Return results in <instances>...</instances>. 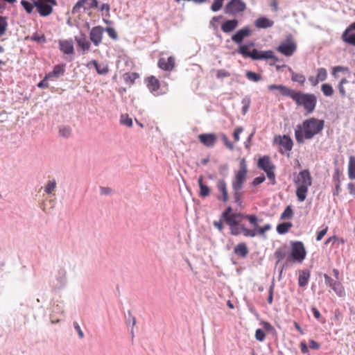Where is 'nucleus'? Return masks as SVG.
I'll return each mask as SVG.
<instances>
[{
    "instance_id": "f257e3e1",
    "label": "nucleus",
    "mask_w": 355,
    "mask_h": 355,
    "mask_svg": "<svg viewBox=\"0 0 355 355\" xmlns=\"http://www.w3.org/2000/svg\"><path fill=\"white\" fill-rule=\"evenodd\" d=\"M324 127V121L311 117L304 120L297 125L295 137L299 144L309 140L322 132Z\"/></svg>"
},
{
    "instance_id": "f03ea898",
    "label": "nucleus",
    "mask_w": 355,
    "mask_h": 355,
    "mask_svg": "<svg viewBox=\"0 0 355 355\" xmlns=\"http://www.w3.org/2000/svg\"><path fill=\"white\" fill-rule=\"evenodd\" d=\"M254 45L253 42L241 44L237 49V53L243 58H250L253 60L271 59L275 62L278 61L272 51H259L256 49H252Z\"/></svg>"
},
{
    "instance_id": "7ed1b4c3",
    "label": "nucleus",
    "mask_w": 355,
    "mask_h": 355,
    "mask_svg": "<svg viewBox=\"0 0 355 355\" xmlns=\"http://www.w3.org/2000/svg\"><path fill=\"white\" fill-rule=\"evenodd\" d=\"M296 186V196L300 202L305 200L309 187L312 184V177L308 169L300 171L294 180Z\"/></svg>"
},
{
    "instance_id": "20e7f679",
    "label": "nucleus",
    "mask_w": 355,
    "mask_h": 355,
    "mask_svg": "<svg viewBox=\"0 0 355 355\" xmlns=\"http://www.w3.org/2000/svg\"><path fill=\"white\" fill-rule=\"evenodd\" d=\"M291 99L297 106L302 107L307 114L313 113L315 109L317 97L313 94L295 91Z\"/></svg>"
},
{
    "instance_id": "39448f33",
    "label": "nucleus",
    "mask_w": 355,
    "mask_h": 355,
    "mask_svg": "<svg viewBox=\"0 0 355 355\" xmlns=\"http://www.w3.org/2000/svg\"><path fill=\"white\" fill-rule=\"evenodd\" d=\"M248 168L245 159L243 158L240 162V166L232 180V187L233 190H241L247 178Z\"/></svg>"
},
{
    "instance_id": "423d86ee",
    "label": "nucleus",
    "mask_w": 355,
    "mask_h": 355,
    "mask_svg": "<svg viewBox=\"0 0 355 355\" xmlns=\"http://www.w3.org/2000/svg\"><path fill=\"white\" fill-rule=\"evenodd\" d=\"M247 8L243 0H230L225 6L224 12L232 16L243 13Z\"/></svg>"
},
{
    "instance_id": "0eeeda50",
    "label": "nucleus",
    "mask_w": 355,
    "mask_h": 355,
    "mask_svg": "<svg viewBox=\"0 0 355 355\" xmlns=\"http://www.w3.org/2000/svg\"><path fill=\"white\" fill-rule=\"evenodd\" d=\"M56 4L55 0H36L34 1V6L42 17L50 15L53 12V6Z\"/></svg>"
},
{
    "instance_id": "6e6552de",
    "label": "nucleus",
    "mask_w": 355,
    "mask_h": 355,
    "mask_svg": "<svg viewBox=\"0 0 355 355\" xmlns=\"http://www.w3.org/2000/svg\"><path fill=\"white\" fill-rule=\"evenodd\" d=\"M258 167L264 171L266 174L267 177L273 181L275 182V174L274 172L275 170V166L271 162L270 158L268 155H265L261 158L259 159L257 162Z\"/></svg>"
},
{
    "instance_id": "1a4fd4ad",
    "label": "nucleus",
    "mask_w": 355,
    "mask_h": 355,
    "mask_svg": "<svg viewBox=\"0 0 355 355\" xmlns=\"http://www.w3.org/2000/svg\"><path fill=\"white\" fill-rule=\"evenodd\" d=\"M306 252L304 244L301 241H295L291 243V257L296 261L302 263L305 259Z\"/></svg>"
},
{
    "instance_id": "9d476101",
    "label": "nucleus",
    "mask_w": 355,
    "mask_h": 355,
    "mask_svg": "<svg viewBox=\"0 0 355 355\" xmlns=\"http://www.w3.org/2000/svg\"><path fill=\"white\" fill-rule=\"evenodd\" d=\"M244 218L247 219L250 223L254 227L255 230H254L256 232V235L259 234L265 237V233L271 229L270 224H266L261 227L259 226L258 218L255 215H245L244 216Z\"/></svg>"
},
{
    "instance_id": "9b49d317",
    "label": "nucleus",
    "mask_w": 355,
    "mask_h": 355,
    "mask_svg": "<svg viewBox=\"0 0 355 355\" xmlns=\"http://www.w3.org/2000/svg\"><path fill=\"white\" fill-rule=\"evenodd\" d=\"M105 29L101 26H94L89 32V39L96 46H98L103 40Z\"/></svg>"
},
{
    "instance_id": "f8f14e48",
    "label": "nucleus",
    "mask_w": 355,
    "mask_h": 355,
    "mask_svg": "<svg viewBox=\"0 0 355 355\" xmlns=\"http://www.w3.org/2000/svg\"><path fill=\"white\" fill-rule=\"evenodd\" d=\"M296 49V44L293 41H290L287 43H281L277 48V51L285 56L290 57L294 53Z\"/></svg>"
},
{
    "instance_id": "ddd939ff",
    "label": "nucleus",
    "mask_w": 355,
    "mask_h": 355,
    "mask_svg": "<svg viewBox=\"0 0 355 355\" xmlns=\"http://www.w3.org/2000/svg\"><path fill=\"white\" fill-rule=\"evenodd\" d=\"M274 142L278 144L284 151L291 150L293 146V142L288 135L276 136L274 138Z\"/></svg>"
},
{
    "instance_id": "4468645a",
    "label": "nucleus",
    "mask_w": 355,
    "mask_h": 355,
    "mask_svg": "<svg viewBox=\"0 0 355 355\" xmlns=\"http://www.w3.org/2000/svg\"><path fill=\"white\" fill-rule=\"evenodd\" d=\"M216 189L220 194H218L216 198L218 200H222L225 202L228 200L227 187L225 181L223 179H220L216 182Z\"/></svg>"
},
{
    "instance_id": "2eb2a0df",
    "label": "nucleus",
    "mask_w": 355,
    "mask_h": 355,
    "mask_svg": "<svg viewBox=\"0 0 355 355\" xmlns=\"http://www.w3.org/2000/svg\"><path fill=\"white\" fill-rule=\"evenodd\" d=\"M230 233L233 236H238L241 232L245 237H254L256 236V232L253 230L248 229L245 227L244 225H241V227L239 225H235L230 227Z\"/></svg>"
},
{
    "instance_id": "dca6fc26",
    "label": "nucleus",
    "mask_w": 355,
    "mask_h": 355,
    "mask_svg": "<svg viewBox=\"0 0 355 355\" xmlns=\"http://www.w3.org/2000/svg\"><path fill=\"white\" fill-rule=\"evenodd\" d=\"M251 30L249 26H245L237 31L234 35H232V40L236 44H241L243 40L251 35Z\"/></svg>"
},
{
    "instance_id": "f3484780",
    "label": "nucleus",
    "mask_w": 355,
    "mask_h": 355,
    "mask_svg": "<svg viewBox=\"0 0 355 355\" xmlns=\"http://www.w3.org/2000/svg\"><path fill=\"white\" fill-rule=\"evenodd\" d=\"M146 83L148 89L153 95L159 96L162 94V93L159 92L160 82L155 76H151L148 77L146 80Z\"/></svg>"
},
{
    "instance_id": "a211bd4d",
    "label": "nucleus",
    "mask_w": 355,
    "mask_h": 355,
    "mask_svg": "<svg viewBox=\"0 0 355 355\" xmlns=\"http://www.w3.org/2000/svg\"><path fill=\"white\" fill-rule=\"evenodd\" d=\"M198 138L202 145L208 148L213 147L217 141V137L214 133L200 134Z\"/></svg>"
},
{
    "instance_id": "6ab92c4d",
    "label": "nucleus",
    "mask_w": 355,
    "mask_h": 355,
    "mask_svg": "<svg viewBox=\"0 0 355 355\" xmlns=\"http://www.w3.org/2000/svg\"><path fill=\"white\" fill-rule=\"evenodd\" d=\"M158 67L164 71H172L175 67V58L172 56L161 58L158 61Z\"/></svg>"
},
{
    "instance_id": "aec40b11",
    "label": "nucleus",
    "mask_w": 355,
    "mask_h": 355,
    "mask_svg": "<svg viewBox=\"0 0 355 355\" xmlns=\"http://www.w3.org/2000/svg\"><path fill=\"white\" fill-rule=\"evenodd\" d=\"M268 88L270 91L275 89L279 90L282 95L290 97L291 98L295 92L294 89L288 88L283 85H270L268 86Z\"/></svg>"
},
{
    "instance_id": "412c9836",
    "label": "nucleus",
    "mask_w": 355,
    "mask_h": 355,
    "mask_svg": "<svg viewBox=\"0 0 355 355\" xmlns=\"http://www.w3.org/2000/svg\"><path fill=\"white\" fill-rule=\"evenodd\" d=\"M239 25V20L236 19L225 21L221 25V30L225 33L233 31Z\"/></svg>"
},
{
    "instance_id": "4be33fe9",
    "label": "nucleus",
    "mask_w": 355,
    "mask_h": 355,
    "mask_svg": "<svg viewBox=\"0 0 355 355\" xmlns=\"http://www.w3.org/2000/svg\"><path fill=\"white\" fill-rule=\"evenodd\" d=\"M60 49L65 54L71 55L74 53L73 44L71 40H60Z\"/></svg>"
},
{
    "instance_id": "5701e85b",
    "label": "nucleus",
    "mask_w": 355,
    "mask_h": 355,
    "mask_svg": "<svg viewBox=\"0 0 355 355\" xmlns=\"http://www.w3.org/2000/svg\"><path fill=\"white\" fill-rule=\"evenodd\" d=\"M298 285L300 287L306 286L309 281L311 272L309 270H300L298 272Z\"/></svg>"
},
{
    "instance_id": "b1692460",
    "label": "nucleus",
    "mask_w": 355,
    "mask_h": 355,
    "mask_svg": "<svg viewBox=\"0 0 355 355\" xmlns=\"http://www.w3.org/2000/svg\"><path fill=\"white\" fill-rule=\"evenodd\" d=\"M198 186L200 188L199 196L201 198H206L211 193L210 187L203 182V176H200L198 180Z\"/></svg>"
},
{
    "instance_id": "393cba45",
    "label": "nucleus",
    "mask_w": 355,
    "mask_h": 355,
    "mask_svg": "<svg viewBox=\"0 0 355 355\" xmlns=\"http://www.w3.org/2000/svg\"><path fill=\"white\" fill-rule=\"evenodd\" d=\"M75 40L78 46L84 51H89L91 47L90 42L87 39L85 34H81L80 37L76 36Z\"/></svg>"
},
{
    "instance_id": "a878e982",
    "label": "nucleus",
    "mask_w": 355,
    "mask_h": 355,
    "mask_svg": "<svg viewBox=\"0 0 355 355\" xmlns=\"http://www.w3.org/2000/svg\"><path fill=\"white\" fill-rule=\"evenodd\" d=\"M341 39L345 43L355 46V32L345 29L342 34Z\"/></svg>"
},
{
    "instance_id": "bb28decb",
    "label": "nucleus",
    "mask_w": 355,
    "mask_h": 355,
    "mask_svg": "<svg viewBox=\"0 0 355 355\" xmlns=\"http://www.w3.org/2000/svg\"><path fill=\"white\" fill-rule=\"evenodd\" d=\"M274 21L266 17H261L254 21V25L258 28H270L272 27Z\"/></svg>"
},
{
    "instance_id": "cd10ccee",
    "label": "nucleus",
    "mask_w": 355,
    "mask_h": 355,
    "mask_svg": "<svg viewBox=\"0 0 355 355\" xmlns=\"http://www.w3.org/2000/svg\"><path fill=\"white\" fill-rule=\"evenodd\" d=\"M64 72L65 65L57 64L54 66L53 71L47 74V78H51L52 77H55L58 78L60 76H62Z\"/></svg>"
},
{
    "instance_id": "c85d7f7f",
    "label": "nucleus",
    "mask_w": 355,
    "mask_h": 355,
    "mask_svg": "<svg viewBox=\"0 0 355 355\" xmlns=\"http://www.w3.org/2000/svg\"><path fill=\"white\" fill-rule=\"evenodd\" d=\"M246 214H243L241 213H235L230 215V216L227 217V218L225 220L227 225L231 227L235 225H239V223L237 221L236 218L238 217H241L244 218V216Z\"/></svg>"
},
{
    "instance_id": "c756f323",
    "label": "nucleus",
    "mask_w": 355,
    "mask_h": 355,
    "mask_svg": "<svg viewBox=\"0 0 355 355\" xmlns=\"http://www.w3.org/2000/svg\"><path fill=\"white\" fill-rule=\"evenodd\" d=\"M234 252L242 257H245L248 254V249L245 243H240L237 244L234 250Z\"/></svg>"
},
{
    "instance_id": "7c9ffc66",
    "label": "nucleus",
    "mask_w": 355,
    "mask_h": 355,
    "mask_svg": "<svg viewBox=\"0 0 355 355\" xmlns=\"http://www.w3.org/2000/svg\"><path fill=\"white\" fill-rule=\"evenodd\" d=\"M91 64L94 66L97 73L100 75H105L109 72V67L106 64H98L95 60H92Z\"/></svg>"
},
{
    "instance_id": "2f4dec72",
    "label": "nucleus",
    "mask_w": 355,
    "mask_h": 355,
    "mask_svg": "<svg viewBox=\"0 0 355 355\" xmlns=\"http://www.w3.org/2000/svg\"><path fill=\"white\" fill-rule=\"evenodd\" d=\"M348 175L349 179H355V157H349L348 165Z\"/></svg>"
},
{
    "instance_id": "473e14b6",
    "label": "nucleus",
    "mask_w": 355,
    "mask_h": 355,
    "mask_svg": "<svg viewBox=\"0 0 355 355\" xmlns=\"http://www.w3.org/2000/svg\"><path fill=\"white\" fill-rule=\"evenodd\" d=\"M290 71L291 73V80L293 82H297L301 85H303L304 84L306 78L304 75L301 73H297L291 69H290Z\"/></svg>"
},
{
    "instance_id": "72a5a7b5",
    "label": "nucleus",
    "mask_w": 355,
    "mask_h": 355,
    "mask_svg": "<svg viewBox=\"0 0 355 355\" xmlns=\"http://www.w3.org/2000/svg\"><path fill=\"white\" fill-rule=\"evenodd\" d=\"M347 83H348V80H347V78H343L337 85V89L339 92L340 96L342 98H345L347 96V92L344 87V85Z\"/></svg>"
},
{
    "instance_id": "f704fd0d",
    "label": "nucleus",
    "mask_w": 355,
    "mask_h": 355,
    "mask_svg": "<svg viewBox=\"0 0 355 355\" xmlns=\"http://www.w3.org/2000/svg\"><path fill=\"white\" fill-rule=\"evenodd\" d=\"M293 226L292 223L288 222V223H280L277 226V232L279 234H286L288 232V230H290V228Z\"/></svg>"
},
{
    "instance_id": "c9c22d12",
    "label": "nucleus",
    "mask_w": 355,
    "mask_h": 355,
    "mask_svg": "<svg viewBox=\"0 0 355 355\" xmlns=\"http://www.w3.org/2000/svg\"><path fill=\"white\" fill-rule=\"evenodd\" d=\"M321 90L325 96H331L334 90L333 87L329 83H324L321 85Z\"/></svg>"
},
{
    "instance_id": "e433bc0d",
    "label": "nucleus",
    "mask_w": 355,
    "mask_h": 355,
    "mask_svg": "<svg viewBox=\"0 0 355 355\" xmlns=\"http://www.w3.org/2000/svg\"><path fill=\"white\" fill-rule=\"evenodd\" d=\"M123 77L127 84L132 85L139 77V75L137 73H125L123 74Z\"/></svg>"
},
{
    "instance_id": "4c0bfd02",
    "label": "nucleus",
    "mask_w": 355,
    "mask_h": 355,
    "mask_svg": "<svg viewBox=\"0 0 355 355\" xmlns=\"http://www.w3.org/2000/svg\"><path fill=\"white\" fill-rule=\"evenodd\" d=\"M8 26L7 17L0 16V37L5 35Z\"/></svg>"
},
{
    "instance_id": "58836bf2",
    "label": "nucleus",
    "mask_w": 355,
    "mask_h": 355,
    "mask_svg": "<svg viewBox=\"0 0 355 355\" xmlns=\"http://www.w3.org/2000/svg\"><path fill=\"white\" fill-rule=\"evenodd\" d=\"M246 78L253 82H258L261 80V76L253 71H248L245 74Z\"/></svg>"
},
{
    "instance_id": "ea45409f",
    "label": "nucleus",
    "mask_w": 355,
    "mask_h": 355,
    "mask_svg": "<svg viewBox=\"0 0 355 355\" xmlns=\"http://www.w3.org/2000/svg\"><path fill=\"white\" fill-rule=\"evenodd\" d=\"M60 136L68 138L71 135V129L68 126L60 127L59 129Z\"/></svg>"
},
{
    "instance_id": "a19ab883",
    "label": "nucleus",
    "mask_w": 355,
    "mask_h": 355,
    "mask_svg": "<svg viewBox=\"0 0 355 355\" xmlns=\"http://www.w3.org/2000/svg\"><path fill=\"white\" fill-rule=\"evenodd\" d=\"M293 216V211L291 207V206H287L283 213L281 214V219L285 220V219H290Z\"/></svg>"
},
{
    "instance_id": "79ce46f5",
    "label": "nucleus",
    "mask_w": 355,
    "mask_h": 355,
    "mask_svg": "<svg viewBox=\"0 0 355 355\" xmlns=\"http://www.w3.org/2000/svg\"><path fill=\"white\" fill-rule=\"evenodd\" d=\"M331 288L340 297L345 294L344 288L339 282L334 283Z\"/></svg>"
},
{
    "instance_id": "37998d69",
    "label": "nucleus",
    "mask_w": 355,
    "mask_h": 355,
    "mask_svg": "<svg viewBox=\"0 0 355 355\" xmlns=\"http://www.w3.org/2000/svg\"><path fill=\"white\" fill-rule=\"evenodd\" d=\"M318 80L319 81H324L327 78V71L324 68H319L317 70V76Z\"/></svg>"
},
{
    "instance_id": "c03bdc74",
    "label": "nucleus",
    "mask_w": 355,
    "mask_h": 355,
    "mask_svg": "<svg viewBox=\"0 0 355 355\" xmlns=\"http://www.w3.org/2000/svg\"><path fill=\"white\" fill-rule=\"evenodd\" d=\"M344 71H349L348 67H343V66H336L334 67L331 69V74L334 78H337V73L338 72H344Z\"/></svg>"
},
{
    "instance_id": "a18cd8bd",
    "label": "nucleus",
    "mask_w": 355,
    "mask_h": 355,
    "mask_svg": "<svg viewBox=\"0 0 355 355\" xmlns=\"http://www.w3.org/2000/svg\"><path fill=\"white\" fill-rule=\"evenodd\" d=\"M56 187V182L55 180H50L47 182L45 186L44 190L45 192L48 194L51 193Z\"/></svg>"
},
{
    "instance_id": "49530a36",
    "label": "nucleus",
    "mask_w": 355,
    "mask_h": 355,
    "mask_svg": "<svg viewBox=\"0 0 355 355\" xmlns=\"http://www.w3.org/2000/svg\"><path fill=\"white\" fill-rule=\"evenodd\" d=\"M223 1L221 0H214L211 6V9L214 12H217L220 10L223 7Z\"/></svg>"
},
{
    "instance_id": "de8ad7c7",
    "label": "nucleus",
    "mask_w": 355,
    "mask_h": 355,
    "mask_svg": "<svg viewBox=\"0 0 355 355\" xmlns=\"http://www.w3.org/2000/svg\"><path fill=\"white\" fill-rule=\"evenodd\" d=\"M121 123L130 128L132 126V120L128 115H121Z\"/></svg>"
},
{
    "instance_id": "09e8293b",
    "label": "nucleus",
    "mask_w": 355,
    "mask_h": 355,
    "mask_svg": "<svg viewBox=\"0 0 355 355\" xmlns=\"http://www.w3.org/2000/svg\"><path fill=\"white\" fill-rule=\"evenodd\" d=\"M243 128L241 126L236 127L234 129L232 136L235 142H237L240 140V135L243 132Z\"/></svg>"
},
{
    "instance_id": "8fccbe9b",
    "label": "nucleus",
    "mask_w": 355,
    "mask_h": 355,
    "mask_svg": "<svg viewBox=\"0 0 355 355\" xmlns=\"http://www.w3.org/2000/svg\"><path fill=\"white\" fill-rule=\"evenodd\" d=\"M21 4L28 13H31L33 12L34 6L31 3L22 0L21 1Z\"/></svg>"
},
{
    "instance_id": "3c124183",
    "label": "nucleus",
    "mask_w": 355,
    "mask_h": 355,
    "mask_svg": "<svg viewBox=\"0 0 355 355\" xmlns=\"http://www.w3.org/2000/svg\"><path fill=\"white\" fill-rule=\"evenodd\" d=\"M105 31L107 33V35L111 39L114 40H117L118 34L114 28L107 27L105 29Z\"/></svg>"
},
{
    "instance_id": "603ef678",
    "label": "nucleus",
    "mask_w": 355,
    "mask_h": 355,
    "mask_svg": "<svg viewBox=\"0 0 355 355\" xmlns=\"http://www.w3.org/2000/svg\"><path fill=\"white\" fill-rule=\"evenodd\" d=\"M221 139H222L225 146L228 149H230V150L234 149V144L229 140L228 137L225 135L223 134L221 135Z\"/></svg>"
},
{
    "instance_id": "864d4df0",
    "label": "nucleus",
    "mask_w": 355,
    "mask_h": 355,
    "mask_svg": "<svg viewBox=\"0 0 355 355\" xmlns=\"http://www.w3.org/2000/svg\"><path fill=\"white\" fill-rule=\"evenodd\" d=\"M255 338L259 341H263L266 338V334L262 329H258L255 331Z\"/></svg>"
},
{
    "instance_id": "5fc2aeb1",
    "label": "nucleus",
    "mask_w": 355,
    "mask_h": 355,
    "mask_svg": "<svg viewBox=\"0 0 355 355\" xmlns=\"http://www.w3.org/2000/svg\"><path fill=\"white\" fill-rule=\"evenodd\" d=\"M87 1V0H78L77 3L74 5L72 12L76 13L78 12L80 9L83 6V4Z\"/></svg>"
},
{
    "instance_id": "6e6d98bb",
    "label": "nucleus",
    "mask_w": 355,
    "mask_h": 355,
    "mask_svg": "<svg viewBox=\"0 0 355 355\" xmlns=\"http://www.w3.org/2000/svg\"><path fill=\"white\" fill-rule=\"evenodd\" d=\"M230 76V73L225 69L218 70L217 73H216V78L218 79L227 78V77H229Z\"/></svg>"
},
{
    "instance_id": "4d7b16f0",
    "label": "nucleus",
    "mask_w": 355,
    "mask_h": 355,
    "mask_svg": "<svg viewBox=\"0 0 355 355\" xmlns=\"http://www.w3.org/2000/svg\"><path fill=\"white\" fill-rule=\"evenodd\" d=\"M274 288H275V284L272 282V284L270 285V286L269 288V291H268L269 295H268V303L269 304H271L273 302Z\"/></svg>"
},
{
    "instance_id": "13d9d810",
    "label": "nucleus",
    "mask_w": 355,
    "mask_h": 355,
    "mask_svg": "<svg viewBox=\"0 0 355 355\" xmlns=\"http://www.w3.org/2000/svg\"><path fill=\"white\" fill-rule=\"evenodd\" d=\"M240 191L241 190H233L235 202L239 205L241 204V197H242V194L240 192Z\"/></svg>"
},
{
    "instance_id": "bf43d9fd",
    "label": "nucleus",
    "mask_w": 355,
    "mask_h": 355,
    "mask_svg": "<svg viewBox=\"0 0 355 355\" xmlns=\"http://www.w3.org/2000/svg\"><path fill=\"white\" fill-rule=\"evenodd\" d=\"M50 78H47V74L45 76V77L44 78V79L42 80H41L38 84H37V87H40V88H48L49 87V84L47 83V80H49Z\"/></svg>"
},
{
    "instance_id": "052dcab7",
    "label": "nucleus",
    "mask_w": 355,
    "mask_h": 355,
    "mask_svg": "<svg viewBox=\"0 0 355 355\" xmlns=\"http://www.w3.org/2000/svg\"><path fill=\"white\" fill-rule=\"evenodd\" d=\"M328 231V227L326 226L322 230L318 232V234L316 236V240L320 241L322 239V238L326 235L327 232Z\"/></svg>"
},
{
    "instance_id": "680f3d73",
    "label": "nucleus",
    "mask_w": 355,
    "mask_h": 355,
    "mask_svg": "<svg viewBox=\"0 0 355 355\" xmlns=\"http://www.w3.org/2000/svg\"><path fill=\"white\" fill-rule=\"evenodd\" d=\"M265 180V177L263 175L257 177L254 179L252 182V184L254 186L259 185L263 182Z\"/></svg>"
},
{
    "instance_id": "e2e57ef3",
    "label": "nucleus",
    "mask_w": 355,
    "mask_h": 355,
    "mask_svg": "<svg viewBox=\"0 0 355 355\" xmlns=\"http://www.w3.org/2000/svg\"><path fill=\"white\" fill-rule=\"evenodd\" d=\"M98 6V2L97 0H90V2L88 3V6L85 7V9L89 10L91 8H96Z\"/></svg>"
},
{
    "instance_id": "0e129e2a",
    "label": "nucleus",
    "mask_w": 355,
    "mask_h": 355,
    "mask_svg": "<svg viewBox=\"0 0 355 355\" xmlns=\"http://www.w3.org/2000/svg\"><path fill=\"white\" fill-rule=\"evenodd\" d=\"M324 277L325 279V282L327 285H329L331 288L332 287V285H334V283L338 282V281H334L332 278H331L329 275L327 274L324 275Z\"/></svg>"
},
{
    "instance_id": "69168bd1",
    "label": "nucleus",
    "mask_w": 355,
    "mask_h": 355,
    "mask_svg": "<svg viewBox=\"0 0 355 355\" xmlns=\"http://www.w3.org/2000/svg\"><path fill=\"white\" fill-rule=\"evenodd\" d=\"M214 225L220 231V232H222L223 230V222H222V220H215L214 221Z\"/></svg>"
},
{
    "instance_id": "338daca9",
    "label": "nucleus",
    "mask_w": 355,
    "mask_h": 355,
    "mask_svg": "<svg viewBox=\"0 0 355 355\" xmlns=\"http://www.w3.org/2000/svg\"><path fill=\"white\" fill-rule=\"evenodd\" d=\"M309 347L313 349H318L320 348V345L315 341L314 340H309Z\"/></svg>"
},
{
    "instance_id": "774afa93",
    "label": "nucleus",
    "mask_w": 355,
    "mask_h": 355,
    "mask_svg": "<svg viewBox=\"0 0 355 355\" xmlns=\"http://www.w3.org/2000/svg\"><path fill=\"white\" fill-rule=\"evenodd\" d=\"M347 189L350 194L355 196V184L354 183H349L347 184Z\"/></svg>"
}]
</instances>
